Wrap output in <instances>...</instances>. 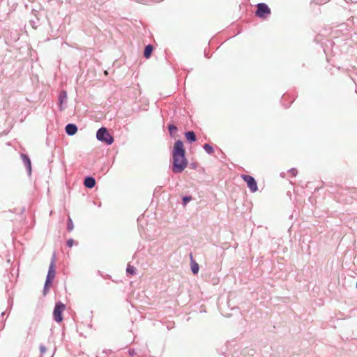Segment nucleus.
Listing matches in <instances>:
<instances>
[{"mask_svg":"<svg viewBox=\"0 0 357 357\" xmlns=\"http://www.w3.org/2000/svg\"><path fill=\"white\" fill-rule=\"evenodd\" d=\"M5 314H6V312H3L1 313V317H3V316L5 315Z\"/></svg>","mask_w":357,"mask_h":357,"instance_id":"31","label":"nucleus"},{"mask_svg":"<svg viewBox=\"0 0 357 357\" xmlns=\"http://www.w3.org/2000/svg\"><path fill=\"white\" fill-rule=\"evenodd\" d=\"M75 243V241L73 238H69L66 241V245L69 248H71Z\"/></svg>","mask_w":357,"mask_h":357,"instance_id":"21","label":"nucleus"},{"mask_svg":"<svg viewBox=\"0 0 357 357\" xmlns=\"http://www.w3.org/2000/svg\"><path fill=\"white\" fill-rule=\"evenodd\" d=\"M204 55L206 57L209 58V56H208V53H206V50H204Z\"/></svg>","mask_w":357,"mask_h":357,"instance_id":"30","label":"nucleus"},{"mask_svg":"<svg viewBox=\"0 0 357 357\" xmlns=\"http://www.w3.org/2000/svg\"><path fill=\"white\" fill-rule=\"evenodd\" d=\"M38 21L39 18L36 17L35 19L30 20L29 23L33 29H36L38 26Z\"/></svg>","mask_w":357,"mask_h":357,"instance_id":"18","label":"nucleus"},{"mask_svg":"<svg viewBox=\"0 0 357 357\" xmlns=\"http://www.w3.org/2000/svg\"><path fill=\"white\" fill-rule=\"evenodd\" d=\"M50 287H43V296H46L47 294L49 292V290H50Z\"/></svg>","mask_w":357,"mask_h":357,"instance_id":"25","label":"nucleus"},{"mask_svg":"<svg viewBox=\"0 0 357 357\" xmlns=\"http://www.w3.org/2000/svg\"><path fill=\"white\" fill-rule=\"evenodd\" d=\"M313 2H316V3H324L325 1L324 0H321L320 1H319V0H312Z\"/></svg>","mask_w":357,"mask_h":357,"instance_id":"28","label":"nucleus"},{"mask_svg":"<svg viewBox=\"0 0 357 357\" xmlns=\"http://www.w3.org/2000/svg\"><path fill=\"white\" fill-rule=\"evenodd\" d=\"M192 200V197L190 195H185L182 197V204L183 206H185L188 202Z\"/></svg>","mask_w":357,"mask_h":357,"instance_id":"19","label":"nucleus"},{"mask_svg":"<svg viewBox=\"0 0 357 357\" xmlns=\"http://www.w3.org/2000/svg\"><path fill=\"white\" fill-rule=\"evenodd\" d=\"M73 229H74V224H73V220L70 217H68V220H67V230L68 231H71L73 230Z\"/></svg>","mask_w":357,"mask_h":357,"instance_id":"17","label":"nucleus"},{"mask_svg":"<svg viewBox=\"0 0 357 357\" xmlns=\"http://www.w3.org/2000/svg\"><path fill=\"white\" fill-rule=\"evenodd\" d=\"M8 303H10V307H11L13 305V301H9Z\"/></svg>","mask_w":357,"mask_h":357,"instance_id":"32","label":"nucleus"},{"mask_svg":"<svg viewBox=\"0 0 357 357\" xmlns=\"http://www.w3.org/2000/svg\"><path fill=\"white\" fill-rule=\"evenodd\" d=\"M167 129L171 137H173L174 133L177 131L178 128L174 123H169L167 125Z\"/></svg>","mask_w":357,"mask_h":357,"instance_id":"14","label":"nucleus"},{"mask_svg":"<svg viewBox=\"0 0 357 357\" xmlns=\"http://www.w3.org/2000/svg\"><path fill=\"white\" fill-rule=\"evenodd\" d=\"M271 11L268 6L265 3H259L257 5L255 15L261 19H266Z\"/></svg>","mask_w":357,"mask_h":357,"instance_id":"4","label":"nucleus"},{"mask_svg":"<svg viewBox=\"0 0 357 357\" xmlns=\"http://www.w3.org/2000/svg\"><path fill=\"white\" fill-rule=\"evenodd\" d=\"M153 46L151 44H148L145 46L144 50V56L146 59H149L153 51Z\"/></svg>","mask_w":357,"mask_h":357,"instance_id":"13","label":"nucleus"},{"mask_svg":"<svg viewBox=\"0 0 357 357\" xmlns=\"http://www.w3.org/2000/svg\"><path fill=\"white\" fill-rule=\"evenodd\" d=\"M31 13L35 16V17H38V11L36 9L33 8L31 10Z\"/></svg>","mask_w":357,"mask_h":357,"instance_id":"27","label":"nucleus"},{"mask_svg":"<svg viewBox=\"0 0 357 357\" xmlns=\"http://www.w3.org/2000/svg\"><path fill=\"white\" fill-rule=\"evenodd\" d=\"M68 94L66 90H61L58 96V107L59 111H63L67 105Z\"/></svg>","mask_w":357,"mask_h":357,"instance_id":"6","label":"nucleus"},{"mask_svg":"<svg viewBox=\"0 0 357 357\" xmlns=\"http://www.w3.org/2000/svg\"><path fill=\"white\" fill-rule=\"evenodd\" d=\"M96 138L98 141L107 145L112 144L114 141V137L109 134L107 128L105 127H101L97 130Z\"/></svg>","mask_w":357,"mask_h":357,"instance_id":"2","label":"nucleus"},{"mask_svg":"<svg viewBox=\"0 0 357 357\" xmlns=\"http://www.w3.org/2000/svg\"><path fill=\"white\" fill-rule=\"evenodd\" d=\"M39 349H40V351L41 354H43L47 350L46 347L43 344H40L39 347Z\"/></svg>","mask_w":357,"mask_h":357,"instance_id":"24","label":"nucleus"},{"mask_svg":"<svg viewBox=\"0 0 357 357\" xmlns=\"http://www.w3.org/2000/svg\"><path fill=\"white\" fill-rule=\"evenodd\" d=\"M190 267L193 275H197L199 271V264L194 260L192 255L190 254Z\"/></svg>","mask_w":357,"mask_h":357,"instance_id":"12","label":"nucleus"},{"mask_svg":"<svg viewBox=\"0 0 357 357\" xmlns=\"http://www.w3.org/2000/svg\"><path fill=\"white\" fill-rule=\"evenodd\" d=\"M128 354L130 356H133L136 354L135 350L134 349H130L128 350Z\"/></svg>","mask_w":357,"mask_h":357,"instance_id":"26","label":"nucleus"},{"mask_svg":"<svg viewBox=\"0 0 357 357\" xmlns=\"http://www.w3.org/2000/svg\"><path fill=\"white\" fill-rule=\"evenodd\" d=\"M185 153L183 141L181 139L176 140L174 144L172 151V170L174 173H181L188 166V161Z\"/></svg>","mask_w":357,"mask_h":357,"instance_id":"1","label":"nucleus"},{"mask_svg":"<svg viewBox=\"0 0 357 357\" xmlns=\"http://www.w3.org/2000/svg\"><path fill=\"white\" fill-rule=\"evenodd\" d=\"M184 135L189 144L195 142L197 139L195 132L192 130L185 132Z\"/></svg>","mask_w":357,"mask_h":357,"instance_id":"11","label":"nucleus"},{"mask_svg":"<svg viewBox=\"0 0 357 357\" xmlns=\"http://www.w3.org/2000/svg\"><path fill=\"white\" fill-rule=\"evenodd\" d=\"M53 280H54L46 278L44 286L50 288L52 285Z\"/></svg>","mask_w":357,"mask_h":357,"instance_id":"20","label":"nucleus"},{"mask_svg":"<svg viewBox=\"0 0 357 357\" xmlns=\"http://www.w3.org/2000/svg\"><path fill=\"white\" fill-rule=\"evenodd\" d=\"M355 23H356V22H355V17H351L350 18H349V19L347 20V26H349V25H350V24H354Z\"/></svg>","mask_w":357,"mask_h":357,"instance_id":"22","label":"nucleus"},{"mask_svg":"<svg viewBox=\"0 0 357 357\" xmlns=\"http://www.w3.org/2000/svg\"><path fill=\"white\" fill-rule=\"evenodd\" d=\"M241 178L246 183L251 192H255L258 190L257 181L253 176L248 174H242Z\"/></svg>","mask_w":357,"mask_h":357,"instance_id":"5","label":"nucleus"},{"mask_svg":"<svg viewBox=\"0 0 357 357\" xmlns=\"http://www.w3.org/2000/svg\"><path fill=\"white\" fill-rule=\"evenodd\" d=\"M289 173L291 174L293 176H296L297 175L298 171L296 168H291L289 170Z\"/></svg>","mask_w":357,"mask_h":357,"instance_id":"23","label":"nucleus"},{"mask_svg":"<svg viewBox=\"0 0 357 357\" xmlns=\"http://www.w3.org/2000/svg\"><path fill=\"white\" fill-rule=\"evenodd\" d=\"M197 167V164L196 163H191L190 164V168L191 169H195Z\"/></svg>","mask_w":357,"mask_h":357,"instance_id":"29","label":"nucleus"},{"mask_svg":"<svg viewBox=\"0 0 357 357\" xmlns=\"http://www.w3.org/2000/svg\"><path fill=\"white\" fill-rule=\"evenodd\" d=\"M137 269L133 266L130 264L128 265L126 268V273L128 275H134L136 274Z\"/></svg>","mask_w":357,"mask_h":357,"instance_id":"15","label":"nucleus"},{"mask_svg":"<svg viewBox=\"0 0 357 357\" xmlns=\"http://www.w3.org/2000/svg\"><path fill=\"white\" fill-rule=\"evenodd\" d=\"M78 130L77 126L75 123H68L65 127L66 133L68 136H73L77 133Z\"/></svg>","mask_w":357,"mask_h":357,"instance_id":"9","label":"nucleus"},{"mask_svg":"<svg viewBox=\"0 0 357 357\" xmlns=\"http://www.w3.org/2000/svg\"><path fill=\"white\" fill-rule=\"evenodd\" d=\"M203 149L209 155L212 154L214 152V149L213 146L211 145L210 144H204L203 146Z\"/></svg>","mask_w":357,"mask_h":357,"instance_id":"16","label":"nucleus"},{"mask_svg":"<svg viewBox=\"0 0 357 357\" xmlns=\"http://www.w3.org/2000/svg\"><path fill=\"white\" fill-rule=\"evenodd\" d=\"M66 309V305L61 301H58L55 303L53 310V319L56 323H61L63 319V312Z\"/></svg>","mask_w":357,"mask_h":357,"instance_id":"3","label":"nucleus"},{"mask_svg":"<svg viewBox=\"0 0 357 357\" xmlns=\"http://www.w3.org/2000/svg\"><path fill=\"white\" fill-rule=\"evenodd\" d=\"M21 158L24 162V165L26 167L28 174L31 175V161L29 156L26 153H22Z\"/></svg>","mask_w":357,"mask_h":357,"instance_id":"8","label":"nucleus"},{"mask_svg":"<svg viewBox=\"0 0 357 357\" xmlns=\"http://www.w3.org/2000/svg\"><path fill=\"white\" fill-rule=\"evenodd\" d=\"M96 183V179L92 176H86L84 179V185L89 189H92L95 187Z\"/></svg>","mask_w":357,"mask_h":357,"instance_id":"10","label":"nucleus"},{"mask_svg":"<svg viewBox=\"0 0 357 357\" xmlns=\"http://www.w3.org/2000/svg\"><path fill=\"white\" fill-rule=\"evenodd\" d=\"M56 275V270H55V253H54L50 264L49 266L47 275L46 278H50L52 280H54Z\"/></svg>","mask_w":357,"mask_h":357,"instance_id":"7","label":"nucleus"}]
</instances>
